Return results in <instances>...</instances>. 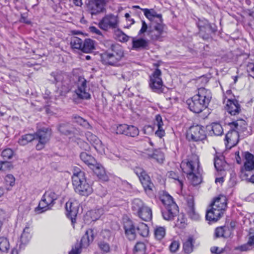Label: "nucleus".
<instances>
[{
    "label": "nucleus",
    "mask_w": 254,
    "mask_h": 254,
    "mask_svg": "<svg viewBox=\"0 0 254 254\" xmlns=\"http://www.w3.org/2000/svg\"><path fill=\"white\" fill-rule=\"evenodd\" d=\"M99 249L104 253H108L110 251V247L108 243L104 241H100L98 243Z\"/></svg>",
    "instance_id": "obj_51"
},
{
    "label": "nucleus",
    "mask_w": 254,
    "mask_h": 254,
    "mask_svg": "<svg viewBox=\"0 0 254 254\" xmlns=\"http://www.w3.org/2000/svg\"><path fill=\"white\" fill-rule=\"evenodd\" d=\"M179 248V243L177 241H173L171 244L169 248L172 252H176Z\"/></svg>",
    "instance_id": "obj_59"
},
{
    "label": "nucleus",
    "mask_w": 254,
    "mask_h": 254,
    "mask_svg": "<svg viewBox=\"0 0 254 254\" xmlns=\"http://www.w3.org/2000/svg\"><path fill=\"white\" fill-rule=\"evenodd\" d=\"M212 131L216 135H221L223 132V129L221 125L217 123L212 124Z\"/></svg>",
    "instance_id": "obj_46"
},
{
    "label": "nucleus",
    "mask_w": 254,
    "mask_h": 254,
    "mask_svg": "<svg viewBox=\"0 0 254 254\" xmlns=\"http://www.w3.org/2000/svg\"><path fill=\"white\" fill-rule=\"evenodd\" d=\"M87 139L92 144H94L99 138L91 132L88 131L85 133Z\"/></svg>",
    "instance_id": "obj_52"
},
{
    "label": "nucleus",
    "mask_w": 254,
    "mask_h": 254,
    "mask_svg": "<svg viewBox=\"0 0 254 254\" xmlns=\"http://www.w3.org/2000/svg\"><path fill=\"white\" fill-rule=\"evenodd\" d=\"M59 194L52 190L46 191L38 205V208L41 210V212L51 209L55 204L56 200L59 198Z\"/></svg>",
    "instance_id": "obj_6"
},
{
    "label": "nucleus",
    "mask_w": 254,
    "mask_h": 254,
    "mask_svg": "<svg viewBox=\"0 0 254 254\" xmlns=\"http://www.w3.org/2000/svg\"><path fill=\"white\" fill-rule=\"evenodd\" d=\"M235 129L231 128L225 136V145L227 149L236 146L239 141L240 135Z\"/></svg>",
    "instance_id": "obj_16"
},
{
    "label": "nucleus",
    "mask_w": 254,
    "mask_h": 254,
    "mask_svg": "<svg viewBox=\"0 0 254 254\" xmlns=\"http://www.w3.org/2000/svg\"><path fill=\"white\" fill-rule=\"evenodd\" d=\"M3 170L5 171L7 169H10L12 168V165L10 162L2 161Z\"/></svg>",
    "instance_id": "obj_62"
},
{
    "label": "nucleus",
    "mask_w": 254,
    "mask_h": 254,
    "mask_svg": "<svg viewBox=\"0 0 254 254\" xmlns=\"http://www.w3.org/2000/svg\"><path fill=\"white\" fill-rule=\"evenodd\" d=\"M5 180L6 183L10 186H13L14 185L15 178L11 174L7 175L5 178Z\"/></svg>",
    "instance_id": "obj_57"
},
{
    "label": "nucleus",
    "mask_w": 254,
    "mask_h": 254,
    "mask_svg": "<svg viewBox=\"0 0 254 254\" xmlns=\"http://www.w3.org/2000/svg\"><path fill=\"white\" fill-rule=\"evenodd\" d=\"M125 234L129 240H133L136 237L135 226L130 220H127L124 223Z\"/></svg>",
    "instance_id": "obj_20"
},
{
    "label": "nucleus",
    "mask_w": 254,
    "mask_h": 254,
    "mask_svg": "<svg viewBox=\"0 0 254 254\" xmlns=\"http://www.w3.org/2000/svg\"><path fill=\"white\" fill-rule=\"evenodd\" d=\"M91 168L100 180L104 182H106L108 180V177L101 165L96 163Z\"/></svg>",
    "instance_id": "obj_23"
},
{
    "label": "nucleus",
    "mask_w": 254,
    "mask_h": 254,
    "mask_svg": "<svg viewBox=\"0 0 254 254\" xmlns=\"http://www.w3.org/2000/svg\"><path fill=\"white\" fill-rule=\"evenodd\" d=\"M165 25L163 23L162 17L150 23L148 34L153 40H159L164 33Z\"/></svg>",
    "instance_id": "obj_8"
},
{
    "label": "nucleus",
    "mask_w": 254,
    "mask_h": 254,
    "mask_svg": "<svg viewBox=\"0 0 254 254\" xmlns=\"http://www.w3.org/2000/svg\"><path fill=\"white\" fill-rule=\"evenodd\" d=\"M1 155L4 159H9L13 156V152L12 149L7 148L2 151Z\"/></svg>",
    "instance_id": "obj_50"
},
{
    "label": "nucleus",
    "mask_w": 254,
    "mask_h": 254,
    "mask_svg": "<svg viewBox=\"0 0 254 254\" xmlns=\"http://www.w3.org/2000/svg\"><path fill=\"white\" fill-rule=\"evenodd\" d=\"M72 129V126L68 123L62 124L59 127V130L60 132L65 135L71 134Z\"/></svg>",
    "instance_id": "obj_39"
},
{
    "label": "nucleus",
    "mask_w": 254,
    "mask_h": 254,
    "mask_svg": "<svg viewBox=\"0 0 254 254\" xmlns=\"http://www.w3.org/2000/svg\"><path fill=\"white\" fill-rule=\"evenodd\" d=\"M126 135L134 137L139 134V129L134 126L127 125Z\"/></svg>",
    "instance_id": "obj_42"
},
{
    "label": "nucleus",
    "mask_w": 254,
    "mask_h": 254,
    "mask_svg": "<svg viewBox=\"0 0 254 254\" xmlns=\"http://www.w3.org/2000/svg\"><path fill=\"white\" fill-rule=\"evenodd\" d=\"M72 183L76 192L82 196H88L93 192L91 186L87 182L85 173L80 168L74 167Z\"/></svg>",
    "instance_id": "obj_4"
},
{
    "label": "nucleus",
    "mask_w": 254,
    "mask_h": 254,
    "mask_svg": "<svg viewBox=\"0 0 254 254\" xmlns=\"http://www.w3.org/2000/svg\"><path fill=\"white\" fill-rule=\"evenodd\" d=\"M146 250V245L143 242H138L136 243L134 248V251L139 254H142L145 253Z\"/></svg>",
    "instance_id": "obj_48"
},
{
    "label": "nucleus",
    "mask_w": 254,
    "mask_h": 254,
    "mask_svg": "<svg viewBox=\"0 0 254 254\" xmlns=\"http://www.w3.org/2000/svg\"><path fill=\"white\" fill-rule=\"evenodd\" d=\"M31 238V229L30 226L28 225L26 226L23 229V232L20 237V247L22 248V245L24 246L27 244Z\"/></svg>",
    "instance_id": "obj_28"
},
{
    "label": "nucleus",
    "mask_w": 254,
    "mask_h": 254,
    "mask_svg": "<svg viewBox=\"0 0 254 254\" xmlns=\"http://www.w3.org/2000/svg\"><path fill=\"white\" fill-rule=\"evenodd\" d=\"M136 230L139 234L142 237H146L149 233V229L147 225L144 223H140L136 226Z\"/></svg>",
    "instance_id": "obj_40"
},
{
    "label": "nucleus",
    "mask_w": 254,
    "mask_h": 254,
    "mask_svg": "<svg viewBox=\"0 0 254 254\" xmlns=\"http://www.w3.org/2000/svg\"><path fill=\"white\" fill-rule=\"evenodd\" d=\"M165 134V131L163 128H157V130L155 132V134L160 138H162L164 136Z\"/></svg>",
    "instance_id": "obj_64"
},
{
    "label": "nucleus",
    "mask_w": 254,
    "mask_h": 254,
    "mask_svg": "<svg viewBox=\"0 0 254 254\" xmlns=\"http://www.w3.org/2000/svg\"><path fill=\"white\" fill-rule=\"evenodd\" d=\"M66 215L70 219L72 225L76 223V217L78 213L77 204L68 201L65 204Z\"/></svg>",
    "instance_id": "obj_17"
},
{
    "label": "nucleus",
    "mask_w": 254,
    "mask_h": 254,
    "mask_svg": "<svg viewBox=\"0 0 254 254\" xmlns=\"http://www.w3.org/2000/svg\"><path fill=\"white\" fill-rule=\"evenodd\" d=\"M211 98V91L201 87L198 89L197 94L191 99L187 100V104L191 111L199 113L207 107Z\"/></svg>",
    "instance_id": "obj_2"
},
{
    "label": "nucleus",
    "mask_w": 254,
    "mask_h": 254,
    "mask_svg": "<svg viewBox=\"0 0 254 254\" xmlns=\"http://www.w3.org/2000/svg\"><path fill=\"white\" fill-rule=\"evenodd\" d=\"M245 158L246 161L245 162L244 167L245 170L247 171H251L254 169V156L248 152H245Z\"/></svg>",
    "instance_id": "obj_29"
},
{
    "label": "nucleus",
    "mask_w": 254,
    "mask_h": 254,
    "mask_svg": "<svg viewBox=\"0 0 254 254\" xmlns=\"http://www.w3.org/2000/svg\"><path fill=\"white\" fill-rule=\"evenodd\" d=\"M110 0H90L87 4L88 11L91 15H97L104 12Z\"/></svg>",
    "instance_id": "obj_12"
},
{
    "label": "nucleus",
    "mask_w": 254,
    "mask_h": 254,
    "mask_svg": "<svg viewBox=\"0 0 254 254\" xmlns=\"http://www.w3.org/2000/svg\"><path fill=\"white\" fill-rule=\"evenodd\" d=\"M8 217L7 214L5 211L2 209H0V220L2 221L5 220Z\"/></svg>",
    "instance_id": "obj_63"
},
{
    "label": "nucleus",
    "mask_w": 254,
    "mask_h": 254,
    "mask_svg": "<svg viewBox=\"0 0 254 254\" xmlns=\"http://www.w3.org/2000/svg\"><path fill=\"white\" fill-rule=\"evenodd\" d=\"M161 76V70L159 69H156L150 75L149 81L150 88L153 92L158 94L163 92L165 87Z\"/></svg>",
    "instance_id": "obj_7"
},
{
    "label": "nucleus",
    "mask_w": 254,
    "mask_h": 254,
    "mask_svg": "<svg viewBox=\"0 0 254 254\" xmlns=\"http://www.w3.org/2000/svg\"><path fill=\"white\" fill-rule=\"evenodd\" d=\"M187 137L194 141L205 139L206 137L205 127L200 125L190 127L187 132Z\"/></svg>",
    "instance_id": "obj_10"
},
{
    "label": "nucleus",
    "mask_w": 254,
    "mask_h": 254,
    "mask_svg": "<svg viewBox=\"0 0 254 254\" xmlns=\"http://www.w3.org/2000/svg\"><path fill=\"white\" fill-rule=\"evenodd\" d=\"M211 207V208L207 211L206 218L209 221L216 222L220 218L223 211L213 208V206Z\"/></svg>",
    "instance_id": "obj_21"
},
{
    "label": "nucleus",
    "mask_w": 254,
    "mask_h": 254,
    "mask_svg": "<svg viewBox=\"0 0 254 254\" xmlns=\"http://www.w3.org/2000/svg\"><path fill=\"white\" fill-rule=\"evenodd\" d=\"M166 230L164 227H158L154 231L155 236L159 240H162L165 236Z\"/></svg>",
    "instance_id": "obj_44"
},
{
    "label": "nucleus",
    "mask_w": 254,
    "mask_h": 254,
    "mask_svg": "<svg viewBox=\"0 0 254 254\" xmlns=\"http://www.w3.org/2000/svg\"><path fill=\"white\" fill-rule=\"evenodd\" d=\"M211 206L222 211H223L227 206V198L224 195H220L215 198L212 203Z\"/></svg>",
    "instance_id": "obj_22"
},
{
    "label": "nucleus",
    "mask_w": 254,
    "mask_h": 254,
    "mask_svg": "<svg viewBox=\"0 0 254 254\" xmlns=\"http://www.w3.org/2000/svg\"><path fill=\"white\" fill-rule=\"evenodd\" d=\"M80 158L84 163L90 168L97 163L95 158L86 152H81L80 155Z\"/></svg>",
    "instance_id": "obj_30"
},
{
    "label": "nucleus",
    "mask_w": 254,
    "mask_h": 254,
    "mask_svg": "<svg viewBox=\"0 0 254 254\" xmlns=\"http://www.w3.org/2000/svg\"><path fill=\"white\" fill-rule=\"evenodd\" d=\"M77 89L74 92L77 97L81 99H89L91 98L89 88L87 86V81L83 77L79 76L76 83Z\"/></svg>",
    "instance_id": "obj_11"
},
{
    "label": "nucleus",
    "mask_w": 254,
    "mask_h": 254,
    "mask_svg": "<svg viewBox=\"0 0 254 254\" xmlns=\"http://www.w3.org/2000/svg\"><path fill=\"white\" fill-rule=\"evenodd\" d=\"M226 110L231 115H236L241 111V107L236 100H228Z\"/></svg>",
    "instance_id": "obj_19"
},
{
    "label": "nucleus",
    "mask_w": 254,
    "mask_h": 254,
    "mask_svg": "<svg viewBox=\"0 0 254 254\" xmlns=\"http://www.w3.org/2000/svg\"><path fill=\"white\" fill-rule=\"evenodd\" d=\"M197 26L199 29L200 36L204 40L209 39L210 34L215 31V29L205 19L199 20Z\"/></svg>",
    "instance_id": "obj_15"
},
{
    "label": "nucleus",
    "mask_w": 254,
    "mask_h": 254,
    "mask_svg": "<svg viewBox=\"0 0 254 254\" xmlns=\"http://www.w3.org/2000/svg\"><path fill=\"white\" fill-rule=\"evenodd\" d=\"M10 249V243L8 239L4 236L0 237V252L7 253Z\"/></svg>",
    "instance_id": "obj_33"
},
{
    "label": "nucleus",
    "mask_w": 254,
    "mask_h": 254,
    "mask_svg": "<svg viewBox=\"0 0 254 254\" xmlns=\"http://www.w3.org/2000/svg\"><path fill=\"white\" fill-rule=\"evenodd\" d=\"M105 46L108 49L101 54L102 62L104 64L117 66L124 57L123 48L111 41H106Z\"/></svg>",
    "instance_id": "obj_1"
},
{
    "label": "nucleus",
    "mask_w": 254,
    "mask_h": 254,
    "mask_svg": "<svg viewBox=\"0 0 254 254\" xmlns=\"http://www.w3.org/2000/svg\"><path fill=\"white\" fill-rule=\"evenodd\" d=\"M149 40L142 38H133L132 49L136 51L147 50L149 47Z\"/></svg>",
    "instance_id": "obj_18"
},
{
    "label": "nucleus",
    "mask_w": 254,
    "mask_h": 254,
    "mask_svg": "<svg viewBox=\"0 0 254 254\" xmlns=\"http://www.w3.org/2000/svg\"><path fill=\"white\" fill-rule=\"evenodd\" d=\"M93 146L99 153L101 154L105 153V146L99 139L93 144Z\"/></svg>",
    "instance_id": "obj_47"
},
{
    "label": "nucleus",
    "mask_w": 254,
    "mask_h": 254,
    "mask_svg": "<svg viewBox=\"0 0 254 254\" xmlns=\"http://www.w3.org/2000/svg\"><path fill=\"white\" fill-rule=\"evenodd\" d=\"M75 121L76 123H78L81 126H90L89 124L87 122V121L84 120L83 118H81L79 116H75L74 117Z\"/></svg>",
    "instance_id": "obj_58"
},
{
    "label": "nucleus",
    "mask_w": 254,
    "mask_h": 254,
    "mask_svg": "<svg viewBox=\"0 0 254 254\" xmlns=\"http://www.w3.org/2000/svg\"><path fill=\"white\" fill-rule=\"evenodd\" d=\"M226 227H219L216 228L215 230V237L216 238L224 237V233L226 231Z\"/></svg>",
    "instance_id": "obj_53"
},
{
    "label": "nucleus",
    "mask_w": 254,
    "mask_h": 254,
    "mask_svg": "<svg viewBox=\"0 0 254 254\" xmlns=\"http://www.w3.org/2000/svg\"><path fill=\"white\" fill-rule=\"evenodd\" d=\"M127 125L123 124L118 126L116 129V133L117 134H125L126 135L127 129Z\"/></svg>",
    "instance_id": "obj_54"
},
{
    "label": "nucleus",
    "mask_w": 254,
    "mask_h": 254,
    "mask_svg": "<svg viewBox=\"0 0 254 254\" xmlns=\"http://www.w3.org/2000/svg\"><path fill=\"white\" fill-rule=\"evenodd\" d=\"M133 171L134 173L138 177L145 191H151L152 190L154 185L151 182L150 177L146 171L142 168L139 167H135L133 169Z\"/></svg>",
    "instance_id": "obj_9"
},
{
    "label": "nucleus",
    "mask_w": 254,
    "mask_h": 254,
    "mask_svg": "<svg viewBox=\"0 0 254 254\" xmlns=\"http://www.w3.org/2000/svg\"><path fill=\"white\" fill-rule=\"evenodd\" d=\"M161 201L164 205L162 210L163 218L166 220H172L179 212L178 207L169 194H165L161 196Z\"/></svg>",
    "instance_id": "obj_5"
},
{
    "label": "nucleus",
    "mask_w": 254,
    "mask_h": 254,
    "mask_svg": "<svg viewBox=\"0 0 254 254\" xmlns=\"http://www.w3.org/2000/svg\"><path fill=\"white\" fill-rule=\"evenodd\" d=\"M82 40L76 37H74L72 38L70 45L73 49H80L81 50L82 47Z\"/></svg>",
    "instance_id": "obj_43"
},
{
    "label": "nucleus",
    "mask_w": 254,
    "mask_h": 254,
    "mask_svg": "<svg viewBox=\"0 0 254 254\" xmlns=\"http://www.w3.org/2000/svg\"><path fill=\"white\" fill-rule=\"evenodd\" d=\"M146 205L139 198L134 199L131 203V209L134 214H137Z\"/></svg>",
    "instance_id": "obj_31"
},
{
    "label": "nucleus",
    "mask_w": 254,
    "mask_h": 254,
    "mask_svg": "<svg viewBox=\"0 0 254 254\" xmlns=\"http://www.w3.org/2000/svg\"><path fill=\"white\" fill-rule=\"evenodd\" d=\"M51 76L54 79L52 81L55 83H63L64 78H67L66 75L62 72H53L51 73Z\"/></svg>",
    "instance_id": "obj_36"
},
{
    "label": "nucleus",
    "mask_w": 254,
    "mask_h": 254,
    "mask_svg": "<svg viewBox=\"0 0 254 254\" xmlns=\"http://www.w3.org/2000/svg\"><path fill=\"white\" fill-rule=\"evenodd\" d=\"M137 215L145 221L151 220L152 216L151 209L146 205Z\"/></svg>",
    "instance_id": "obj_32"
},
{
    "label": "nucleus",
    "mask_w": 254,
    "mask_h": 254,
    "mask_svg": "<svg viewBox=\"0 0 254 254\" xmlns=\"http://www.w3.org/2000/svg\"><path fill=\"white\" fill-rule=\"evenodd\" d=\"M95 49L94 42L91 39H87L82 43L81 51L84 53H90Z\"/></svg>",
    "instance_id": "obj_34"
},
{
    "label": "nucleus",
    "mask_w": 254,
    "mask_h": 254,
    "mask_svg": "<svg viewBox=\"0 0 254 254\" xmlns=\"http://www.w3.org/2000/svg\"><path fill=\"white\" fill-rule=\"evenodd\" d=\"M94 239L93 230L88 229L86 231L85 235L82 238L80 242L81 247L86 248L88 247Z\"/></svg>",
    "instance_id": "obj_26"
},
{
    "label": "nucleus",
    "mask_w": 254,
    "mask_h": 254,
    "mask_svg": "<svg viewBox=\"0 0 254 254\" xmlns=\"http://www.w3.org/2000/svg\"><path fill=\"white\" fill-rule=\"evenodd\" d=\"M163 125L161 116L160 115H156L154 123V126L157 127V128H163Z\"/></svg>",
    "instance_id": "obj_55"
},
{
    "label": "nucleus",
    "mask_w": 254,
    "mask_h": 254,
    "mask_svg": "<svg viewBox=\"0 0 254 254\" xmlns=\"http://www.w3.org/2000/svg\"><path fill=\"white\" fill-rule=\"evenodd\" d=\"M141 10L143 11L145 17L149 20L151 23L162 18V15L157 14L153 9L144 8Z\"/></svg>",
    "instance_id": "obj_27"
},
{
    "label": "nucleus",
    "mask_w": 254,
    "mask_h": 254,
    "mask_svg": "<svg viewBox=\"0 0 254 254\" xmlns=\"http://www.w3.org/2000/svg\"><path fill=\"white\" fill-rule=\"evenodd\" d=\"M231 128L235 129V131H238L240 133L244 132L247 130V125L246 122L243 120H237L229 124Z\"/></svg>",
    "instance_id": "obj_24"
},
{
    "label": "nucleus",
    "mask_w": 254,
    "mask_h": 254,
    "mask_svg": "<svg viewBox=\"0 0 254 254\" xmlns=\"http://www.w3.org/2000/svg\"><path fill=\"white\" fill-rule=\"evenodd\" d=\"M181 167L183 172L187 174L189 180L193 185H197L201 182L199 162L197 156H194L191 159L183 161Z\"/></svg>",
    "instance_id": "obj_3"
},
{
    "label": "nucleus",
    "mask_w": 254,
    "mask_h": 254,
    "mask_svg": "<svg viewBox=\"0 0 254 254\" xmlns=\"http://www.w3.org/2000/svg\"><path fill=\"white\" fill-rule=\"evenodd\" d=\"M101 236L105 240L109 241L112 238L111 232L108 230H103L101 232Z\"/></svg>",
    "instance_id": "obj_56"
},
{
    "label": "nucleus",
    "mask_w": 254,
    "mask_h": 254,
    "mask_svg": "<svg viewBox=\"0 0 254 254\" xmlns=\"http://www.w3.org/2000/svg\"><path fill=\"white\" fill-rule=\"evenodd\" d=\"M141 28L138 32V35H141L144 33L145 32H147V29L148 28L147 24L144 20L141 21Z\"/></svg>",
    "instance_id": "obj_60"
},
{
    "label": "nucleus",
    "mask_w": 254,
    "mask_h": 254,
    "mask_svg": "<svg viewBox=\"0 0 254 254\" xmlns=\"http://www.w3.org/2000/svg\"><path fill=\"white\" fill-rule=\"evenodd\" d=\"M210 251L212 253L216 254H221L223 253V249H220L219 247H213L211 248Z\"/></svg>",
    "instance_id": "obj_61"
},
{
    "label": "nucleus",
    "mask_w": 254,
    "mask_h": 254,
    "mask_svg": "<svg viewBox=\"0 0 254 254\" xmlns=\"http://www.w3.org/2000/svg\"><path fill=\"white\" fill-rule=\"evenodd\" d=\"M91 218L93 221L98 219L103 214V210L102 208H98L93 210L89 212Z\"/></svg>",
    "instance_id": "obj_45"
},
{
    "label": "nucleus",
    "mask_w": 254,
    "mask_h": 254,
    "mask_svg": "<svg viewBox=\"0 0 254 254\" xmlns=\"http://www.w3.org/2000/svg\"><path fill=\"white\" fill-rule=\"evenodd\" d=\"M214 162V166L217 171H221L224 170L226 162L224 160L223 156L215 157Z\"/></svg>",
    "instance_id": "obj_35"
},
{
    "label": "nucleus",
    "mask_w": 254,
    "mask_h": 254,
    "mask_svg": "<svg viewBox=\"0 0 254 254\" xmlns=\"http://www.w3.org/2000/svg\"><path fill=\"white\" fill-rule=\"evenodd\" d=\"M187 211L189 216L192 220H197L199 219V215L195 211L194 200L192 197H190L188 199Z\"/></svg>",
    "instance_id": "obj_25"
},
{
    "label": "nucleus",
    "mask_w": 254,
    "mask_h": 254,
    "mask_svg": "<svg viewBox=\"0 0 254 254\" xmlns=\"http://www.w3.org/2000/svg\"><path fill=\"white\" fill-rule=\"evenodd\" d=\"M150 158L155 159L160 163H163L164 160V153L160 150H155L151 154H149Z\"/></svg>",
    "instance_id": "obj_41"
},
{
    "label": "nucleus",
    "mask_w": 254,
    "mask_h": 254,
    "mask_svg": "<svg viewBox=\"0 0 254 254\" xmlns=\"http://www.w3.org/2000/svg\"><path fill=\"white\" fill-rule=\"evenodd\" d=\"M118 17L112 14L105 15L99 22L100 28L104 30L114 29L118 27Z\"/></svg>",
    "instance_id": "obj_14"
},
{
    "label": "nucleus",
    "mask_w": 254,
    "mask_h": 254,
    "mask_svg": "<svg viewBox=\"0 0 254 254\" xmlns=\"http://www.w3.org/2000/svg\"><path fill=\"white\" fill-rule=\"evenodd\" d=\"M36 139V136L34 134H26L22 135L18 140V143L21 145H25L32 140Z\"/></svg>",
    "instance_id": "obj_38"
},
{
    "label": "nucleus",
    "mask_w": 254,
    "mask_h": 254,
    "mask_svg": "<svg viewBox=\"0 0 254 254\" xmlns=\"http://www.w3.org/2000/svg\"><path fill=\"white\" fill-rule=\"evenodd\" d=\"M194 241L192 237H189L183 245V249L186 254H190L193 251Z\"/></svg>",
    "instance_id": "obj_37"
},
{
    "label": "nucleus",
    "mask_w": 254,
    "mask_h": 254,
    "mask_svg": "<svg viewBox=\"0 0 254 254\" xmlns=\"http://www.w3.org/2000/svg\"><path fill=\"white\" fill-rule=\"evenodd\" d=\"M34 134L36 139H38L39 143L36 145V149L41 150L45 144L49 140L51 135V130L48 128H43L38 130Z\"/></svg>",
    "instance_id": "obj_13"
},
{
    "label": "nucleus",
    "mask_w": 254,
    "mask_h": 254,
    "mask_svg": "<svg viewBox=\"0 0 254 254\" xmlns=\"http://www.w3.org/2000/svg\"><path fill=\"white\" fill-rule=\"evenodd\" d=\"M168 176L170 178L173 179L177 181L181 188L183 186V181L180 179L179 175L174 171H170L168 173Z\"/></svg>",
    "instance_id": "obj_49"
}]
</instances>
